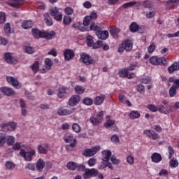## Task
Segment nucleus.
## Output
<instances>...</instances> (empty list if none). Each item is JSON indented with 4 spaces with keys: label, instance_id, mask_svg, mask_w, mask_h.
I'll return each instance as SVG.
<instances>
[{
    "label": "nucleus",
    "instance_id": "1",
    "mask_svg": "<svg viewBox=\"0 0 179 179\" xmlns=\"http://www.w3.org/2000/svg\"><path fill=\"white\" fill-rule=\"evenodd\" d=\"M62 8H57V6L52 7L50 9V15L54 17L55 20L57 22H61L62 20Z\"/></svg>",
    "mask_w": 179,
    "mask_h": 179
},
{
    "label": "nucleus",
    "instance_id": "2",
    "mask_svg": "<svg viewBox=\"0 0 179 179\" xmlns=\"http://www.w3.org/2000/svg\"><path fill=\"white\" fill-rule=\"evenodd\" d=\"M20 155L24 159L25 162H31V160H33V156H36V150L26 151L22 149L20 151Z\"/></svg>",
    "mask_w": 179,
    "mask_h": 179
},
{
    "label": "nucleus",
    "instance_id": "3",
    "mask_svg": "<svg viewBox=\"0 0 179 179\" xmlns=\"http://www.w3.org/2000/svg\"><path fill=\"white\" fill-rule=\"evenodd\" d=\"M149 62L152 65H162L164 66L167 64V60L164 57L159 58L157 56H152L149 59Z\"/></svg>",
    "mask_w": 179,
    "mask_h": 179
},
{
    "label": "nucleus",
    "instance_id": "4",
    "mask_svg": "<svg viewBox=\"0 0 179 179\" xmlns=\"http://www.w3.org/2000/svg\"><path fill=\"white\" fill-rule=\"evenodd\" d=\"M104 115V113L103 110H101L98 113L96 117H91L90 119V122L92 125H99V124H101V122L103 121V117Z\"/></svg>",
    "mask_w": 179,
    "mask_h": 179
},
{
    "label": "nucleus",
    "instance_id": "5",
    "mask_svg": "<svg viewBox=\"0 0 179 179\" xmlns=\"http://www.w3.org/2000/svg\"><path fill=\"white\" fill-rule=\"evenodd\" d=\"M76 110V108H75L66 109L64 107H60L57 110V114H58V115H60L62 117H65L66 115H71V114H73V113H75Z\"/></svg>",
    "mask_w": 179,
    "mask_h": 179
},
{
    "label": "nucleus",
    "instance_id": "6",
    "mask_svg": "<svg viewBox=\"0 0 179 179\" xmlns=\"http://www.w3.org/2000/svg\"><path fill=\"white\" fill-rule=\"evenodd\" d=\"M16 127H17L16 122H10L8 123L3 124L1 126V131H3V132L15 131V129H16Z\"/></svg>",
    "mask_w": 179,
    "mask_h": 179
},
{
    "label": "nucleus",
    "instance_id": "7",
    "mask_svg": "<svg viewBox=\"0 0 179 179\" xmlns=\"http://www.w3.org/2000/svg\"><path fill=\"white\" fill-rule=\"evenodd\" d=\"M15 138L13 136H1V145H5L7 142L8 146H12L15 143Z\"/></svg>",
    "mask_w": 179,
    "mask_h": 179
},
{
    "label": "nucleus",
    "instance_id": "8",
    "mask_svg": "<svg viewBox=\"0 0 179 179\" xmlns=\"http://www.w3.org/2000/svg\"><path fill=\"white\" fill-rule=\"evenodd\" d=\"M99 150L100 145L86 149L83 152V156H85L86 157H90V156H94V155H96V153H97V152H99Z\"/></svg>",
    "mask_w": 179,
    "mask_h": 179
},
{
    "label": "nucleus",
    "instance_id": "9",
    "mask_svg": "<svg viewBox=\"0 0 179 179\" xmlns=\"http://www.w3.org/2000/svg\"><path fill=\"white\" fill-rule=\"evenodd\" d=\"M80 61L85 64V65H92L94 64V60L90 57V55L86 53H82L80 55Z\"/></svg>",
    "mask_w": 179,
    "mask_h": 179
},
{
    "label": "nucleus",
    "instance_id": "10",
    "mask_svg": "<svg viewBox=\"0 0 179 179\" xmlns=\"http://www.w3.org/2000/svg\"><path fill=\"white\" fill-rule=\"evenodd\" d=\"M99 176V171L96 169H86L83 176L84 179L90 178V177H96Z\"/></svg>",
    "mask_w": 179,
    "mask_h": 179
},
{
    "label": "nucleus",
    "instance_id": "11",
    "mask_svg": "<svg viewBox=\"0 0 179 179\" xmlns=\"http://www.w3.org/2000/svg\"><path fill=\"white\" fill-rule=\"evenodd\" d=\"M64 140L66 143H74L78 145L76 137H75V136L71 133H66L64 136Z\"/></svg>",
    "mask_w": 179,
    "mask_h": 179
},
{
    "label": "nucleus",
    "instance_id": "12",
    "mask_svg": "<svg viewBox=\"0 0 179 179\" xmlns=\"http://www.w3.org/2000/svg\"><path fill=\"white\" fill-rule=\"evenodd\" d=\"M79 101H80V96L73 95L69 98L68 105L70 106V107H75L79 104Z\"/></svg>",
    "mask_w": 179,
    "mask_h": 179
},
{
    "label": "nucleus",
    "instance_id": "13",
    "mask_svg": "<svg viewBox=\"0 0 179 179\" xmlns=\"http://www.w3.org/2000/svg\"><path fill=\"white\" fill-rule=\"evenodd\" d=\"M97 19V13L95 11H92L90 15H87L84 18V24L89 26L90 24V20H94Z\"/></svg>",
    "mask_w": 179,
    "mask_h": 179
},
{
    "label": "nucleus",
    "instance_id": "14",
    "mask_svg": "<svg viewBox=\"0 0 179 179\" xmlns=\"http://www.w3.org/2000/svg\"><path fill=\"white\" fill-rule=\"evenodd\" d=\"M4 57L8 64H17V58L13 57L12 53L6 52L4 54Z\"/></svg>",
    "mask_w": 179,
    "mask_h": 179
},
{
    "label": "nucleus",
    "instance_id": "15",
    "mask_svg": "<svg viewBox=\"0 0 179 179\" xmlns=\"http://www.w3.org/2000/svg\"><path fill=\"white\" fill-rule=\"evenodd\" d=\"M144 135L146 136H148V138H150L152 139V141H156L159 136L157 134L155 131L150 130V129H145L143 131Z\"/></svg>",
    "mask_w": 179,
    "mask_h": 179
},
{
    "label": "nucleus",
    "instance_id": "16",
    "mask_svg": "<svg viewBox=\"0 0 179 179\" xmlns=\"http://www.w3.org/2000/svg\"><path fill=\"white\" fill-rule=\"evenodd\" d=\"M105 128H108V129H110V131H118V128L115 125V123L113 120H108L106 121V122L104 124Z\"/></svg>",
    "mask_w": 179,
    "mask_h": 179
},
{
    "label": "nucleus",
    "instance_id": "17",
    "mask_svg": "<svg viewBox=\"0 0 179 179\" xmlns=\"http://www.w3.org/2000/svg\"><path fill=\"white\" fill-rule=\"evenodd\" d=\"M113 152L110 150H104L102 151V162H110Z\"/></svg>",
    "mask_w": 179,
    "mask_h": 179
},
{
    "label": "nucleus",
    "instance_id": "18",
    "mask_svg": "<svg viewBox=\"0 0 179 179\" xmlns=\"http://www.w3.org/2000/svg\"><path fill=\"white\" fill-rule=\"evenodd\" d=\"M64 55L66 61H71L75 57V52L71 49H67L64 51Z\"/></svg>",
    "mask_w": 179,
    "mask_h": 179
},
{
    "label": "nucleus",
    "instance_id": "19",
    "mask_svg": "<svg viewBox=\"0 0 179 179\" xmlns=\"http://www.w3.org/2000/svg\"><path fill=\"white\" fill-rule=\"evenodd\" d=\"M8 83H10V85H12L16 89L20 88V84H19V81L13 77H7L6 78Z\"/></svg>",
    "mask_w": 179,
    "mask_h": 179
},
{
    "label": "nucleus",
    "instance_id": "20",
    "mask_svg": "<svg viewBox=\"0 0 179 179\" xmlns=\"http://www.w3.org/2000/svg\"><path fill=\"white\" fill-rule=\"evenodd\" d=\"M151 160L152 163H160L162 160H163V157H162V155L159 152H154L151 155Z\"/></svg>",
    "mask_w": 179,
    "mask_h": 179
},
{
    "label": "nucleus",
    "instance_id": "21",
    "mask_svg": "<svg viewBox=\"0 0 179 179\" xmlns=\"http://www.w3.org/2000/svg\"><path fill=\"white\" fill-rule=\"evenodd\" d=\"M96 36L98 38H100L101 40H107L108 38V31H96Z\"/></svg>",
    "mask_w": 179,
    "mask_h": 179
},
{
    "label": "nucleus",
    "instance_id": "22",
    "mask_svg": "<svg viewBox=\"0 0 179 179\" xmlns=\"http://www.w3.org/2000/svg\"><path fill=\"white\" fill-rule=\"evenodd\" d=\"M69 92V88L66 87H61L58 89L57 95L58 97L62 99L67 93Z\"/></svg>",
    "mask_w": 179,
    "mask_h": 179
},
{
    "label": "nucleus",
    "instance_id": "23",
    "mask_svg": "<svg viewBox=\"0 0 179 179\" xmlns=\"http://www.w3.org/2000/svg\"><path fill=\"white\" fill-rule=\"evenodd\" d=\"M48 143L46 144H40L38 145V152L42 155H45L48 152Z\"/></svg>",
    "mask_w": 179,
    "mask_h": 179
},
{
    "label": "nucleus",
    "instance_id": "24",
    "mask_svg": "<svg viewBox=\"0 0 179 179\" xmlns=\"http://www.w3.org/2000/svg\"><path fill=\"white\" fill-rule=\"evenodd\" d=\"M86 26L87 25H85L84 20L83 24L82 22H77L76 24H73L72 25V27H73L74 29H78V30H80V31H86Z\"/></svg>",
    "mask_w": 179,
    "mask_h": 179
},
{
    "label": "nucleus",
    "instance_id": "25",
    "mask_svg": "<svg viewBox=\"0 0 179 179\" xmlns=\"http://www.w3.org/2000/svg\"><path fill=\"white\" fill-rule=\"evenodd\" d=\"M55 37V31H43L42 38H46V40H51V38H54Z\"/></svg>",
    "mask_w": 179,
    "mask_h": 179
},
{
    "label": "nucleus",
    "instance_id": "26",
    "mask_svg": "<svg viewBox=\"0 0 179 179\" xmlns=\"http://www.w3.org/2000/svg\"><path fill=\"white\" fill-rule=\"evenodd\" d=\"M1 92L6 96H15V91L12 88L8 87H1Z\"/></svg>",
    "mask_w": 179,
    "mask_h": 179
},
{
    "label": "nucleus",
    "instance_id": "27",
    "mask_svg": "<svg viewBox=\"0 0 179 179\" xmlns=\"http://www.w3.org/2000/svg\"><path fill=\"white\" fill-rule=\"evenodd\" d=\"M119 101H120V103H122L123 104H127L128 107H131L132 106L131 101L127 99V97L123 94L119 95Z\"/></svg>",
    "mask_w": 179,
    "mask_h": 179
},
{
    "label": "nucleus",
    "instance_id": "28",
    "mask_svg": "<svg viewBox=\"0 0 179 179\" xmlns=\"http://www.w3.org/2000/svg\"><path fill=\"white\" fill-rule=\"evenodd\" d=\"M23 3H24V0H11L9 5L13 8H19V6L23 5Z\"/></svg>",
    "mask_w": 179,
    "mask_h": 179
},
{
    "label": "nucleus",
    "instance_id": "29",
    "mask_svg": "<svg viewBox=\"0 0 179 179\" xmlns=\"http://www.w3.org/2000/svg\"><path fill=\"white\" fill-rule=\"evenodd\" d=\"M106 167H108L110 170H114V167L113 166V164L110 162L102 161L99 165V169H106Z\"/></svg>",
    "mask_w": 179,
    "mask_h": 179
},
{
    "label": "nucleus",
    "instance_id": "30",
    "mask_svg": "<svg viewBox=\"0 0 179 179\" xmlns=\"http://www.w3.org/2000/svg\"><path fill=\"white\" fill-rule=\"evenodd\" d=\"M123 44V47L126 51H131L132 50V47L134 44L131 41L126 40L122 43Z\"/></svg>",
    "mask_w": 179,
    "mask_h": 179
},
{
    "label": "nucleus",
    "instance_id": "31",
    "mask_svg": "<svg viewBox=\"0 0 179 179\" xmlns=\"http://www.w3.org/2000/svg\"><path fill=\"white\" fill-rule=\"evenodd\" d=\"M43 31H40L38 29H32V34L35 38H43Z\"/></svg>",
    "mask_w": 179,
    "mask_h": 179
},
{
    "label": "nucleus",
    "instance_id": "32",
    "mask_svg": "<svg viewBox=\"0 0 179 179\" xmlns=\"http://www.w3.org/2000/svg\"><path fill=\"white\" fill-rule=\"evenodd\" d=\"M176 71H179V64L173 63L171 66L168 68V72L169 73H173Z\"/></svg>",
    "mask_w": 179,
    "mask_h": 179
},
{
    "label": "nucleus",
    "instance_id": "33",
    "mask_svg": "<svg viewBox=\"0 0 179 179\" xmlns=\"http://www.w3.org/2000/svg\"><path fill=\"white\" fill-rule=\"evenodd\" d=\"M74 90L76 94H83V93H85V88L83 86L77 85L74 87Z\"/></svg>",
    "mask_w": 179,
    "mask_h": 179
},
{
    "label": "nucleus",
    "instance_id": "34",
    "mask_svg": "<svg viewBox=\"0 0 179 179\" xmlns=\"http://www.w3.org/2000/svg\"><path fill=\"white\" fill-rule=\"evenodd\" d=\"M44 166H45L44 160H43V159H39L36 164V170H38V171H41V170L44 169Z\"/></svg>",
    "mask_w": 179,
    "mask_h": 179
},
{
    "label": "nucleus",
    "instance_id": "35",
    "mask_svg": "<svg viewBox=\"0 0 179 179\" xmlns=\"http://www.w3.org/2000/svg\"><path fill=\"white\" fill-rule=\"evenodd\" d=\"M104 95L96 96L94 99V104H96V106H100V104H103L104 102Z\"/></svg>",
    "mask_w": 179,
    "mask_h": 179
},
{
    "label": "nucleus",
    "instance_id": "36",
    "mask_svg": "<svg viewBox=\"0 0 179 179\" xmlns=\"http://www.w3.org/2000/svg\"><path fill=\"white\" fill-rule=\"evenodd\" d=\"M179 4V0H171L166 2V8L168 9H171V8H173V6H176V5Z\"/></svg>",
    "mask_w": 179,
    "mask_h": 179
},
{
    "label": "nucleus",
    "instance_id": "37",
    "mask_svg": "<svg viewBox=\"0 0 179 179\" xmlns=\"http://www.w3.org/2000/svg\"><path fill=\"white\" fill-rule=\"evenodd\" d=\"M33 27V22H31V20H27V21H24L22 24V27L23 29H31V27Z\"/></svg>",
    "mask_w": 179,
    "mask_h": 179
},
{
    "label": "nucleus",
    "instance_id": "38",
    "mask_svg": "<svg viewBox=\"0 0 179 179\" xmlns=\"http://www.w3.org/2000/svg\"><path fill=\"white\" fill-rule=\"evenodd\" d=\"M138 3H139V2L138 1H130L126 3H124L122 6V8L123 9H127V8H132V6H135V5H138Z\"/></svg>",
    "mask_w": 179,
    "mask_h": 179
},
{
    "label": "nucleus",
    "instance_id": "39",
    "mask_svg": "<svg viewBox=\"0 0 179 179\" xmlns=\"http://www.w3.org/2000/svg\"><path fill=\"white\" fill-rule=\"evenodd\" d=\"M110 33L113 36V38H118V33H120V29L114 27L110 29Z\"/></svg>",
    "mask_w": 179,
    "mask_h": 179
},
{
    "label": "nucleus",
    "instance_id": "40",
    "mask_svg": "<svg viewBox=\"0 0 179 179\" xmlns=\"http://www.w3.org/2000/svg\"><path fill=\"white\" fill-rule=\"evenodd\" d=\"M169 167H171V169H176V167H178V160H177V159L172 158L169 161Z\"/></svg>",
    "mask_w": 179,
    "mask_h": 179
},
{
    "label": "nucleus",
    "instance_id": "41",
    "mask_svg": "<svg viewBox=\"0 0 179 179\" xmlns=\"http://www.w3.org/2000/svg\"><path fill=\"white\" fill-rule=\"evenodd\" d=\"M169 94L170 97H176V94H177V88H176L174 85L169 89Z\"/></svg>",
    "mask_w": 179,
    "mask_h": 179
},
{
    "label": "nucleus",
    "instance_id": "42",
    "mask_svg": "<svg viewBox=\"0 0 179 179\" xmlns=\"http://www.w3.org/2000/svg\"><path fill=\"white\" fill-rule=\"evenodd\" d=\"M5 166L7 170H14L15 167H16V164L12 161H7Z\"/></svg>",
    "mask_w": 179,
    "mask_h": 179
},
{
    "label": "nucleus",
    "instance_id": "43",
    "mask_svg": "<svg viewBox=\"0 0 179 179\" xmlns=\"http://www.w3.org/2000/svg\"><path fill=\"white\" fill-rule=\"evenodd\" d=\"M31 69L34 73H37L38 70L40 69V62L38 61H36L31 66Z\"/></svg>",
    "mask_w": 179,
    "mask_h": 179
},
{
    "label": "nucleus",
    "instance_id": "44",
    "mask_svg": "<svg viewBox=\"0 0 179 179\" xmlns=\"http://www.w3.org/2000/svg\"><path fill=\"white\" fill-rule=\"evenodd\" d=\"M53 62H52V60H51V59L50 58H46L45 59V66H46V69L48 71H50L53 65Z\"/></svg>",
    "mask_w": 179,
    "mask_h": 179
},
{
    "label": "nucleus",
    "instance_id": "45",
    "mask_svg": "<svg viewBox=\"0 0 179 179\" xmlns=\"http://www.w3.org/2000/svg\"><path fill=\"white\" fill-rule=\"evenodd\" d=\"M45 23L48 26H52V20L51 19V17H50V14L45 13L43 15Z\"/></svg>",
    "mask_w": 179,
    "mask_h": 179
},
{
    "label": "nucleus",
    "instance_id": "46",
    "mask_svg": "<svg viewBox=\"0 0 179 179\" xmlns=\"http://www.w3.org/2000/svg\"><path fill=\"white\" fill-rule=\"evenodd\" d=\"M66 167L69 170L73 171L78 169V164L73 162H70L67 164Z\"/></svg>",
    "mask_w": 179,
    "mask_h": 179
},
{
    "label": "nucleus",
    "instance_id": "47",
    "mask_svg": "<svg viewBox=\"0 0 179 179\" xmlns=\"http://www.w3.org/2000/svg\"><path fill=\"white\" fill-rule=\"evenodd\" d=\"M101 25L100 24H96V22H92L90 24V30H94V31H100V28Z\"/></svg>",
    "mask_w": 179,
    "mask_h": 179
},
{
    "label": "nucleus",
    "instance_id": "48",
    "mask_svg": "<svg viewBox=\"0 0 179 179\" xmlns=\"http://www.w3.org/2000/svg\"><path fill=\"white\" fill-rule=\"evenodd\" d=\"M169 80L173 83L176 89H179V79H176V77H170Z\"/></svg>",
    "mask_w": 179,
    "mask_h": 179
},
{
    "label": "nucleus",
    "instance_id": "49",
    "mask_svg": "<svg viewBox=\"0 0 179 179\" xmlns=\"http://www.w3.org/2000/svg\"><path fill=\"white\" fill-rule=\"evenodd\" d=\"M129 117L131 120H135L141 117V113L136 110H133L129 113Z\"/></svg>",
    "mask_w": 179,
    "mask_h": 179
},
{
    "label": "nucleus",
    "instance_id": "50",
    "mask_svg": "<svg viewBox=\"0 0 179 179\" xmlns=\"http://www.w3.org/2000/svg\"><path fill=\"white\" fill-rule=\"evenodd\" d=\"M72 129L76 134H79V132H80V131H82V128H80V126L78 123L73 124Z\"/></svg>",
    "mask_w": 179,
    "mask_h": 179
},
{
    "label": "nucleus",
    "instance_id": "51",
    "mask_svg": "<svg viewBox=\"0 0 179 179\" xmlns=\"http://www.w3.org/2000/svg\"><path fill=\"white\" fill-rule=\"evenodd\" d=\"M158 111H159V113H162V114H169V113H171L170 111V109L167 110L166 107L163 105H161L158 107Z\"/></svg>",
    "mask_w": 179,
    "mask_h": 179
},
{
    "label": "nucleus",
    "instance_id": "52",
    "mask_svg": "<svg viewBox=\"0 0 179 179\" xmlns=\"http://www.w3.org/2000/svg\"><path fill=\"white\" fill-rule=\"evenodd\" d=\"M139 30V26L135 23L133 22L130 25V31H132V33H136V31H138Z\"/></svg>",
    "mask_w": 179,
    "mask_h": 179
},
{
    "label": "nucleus",
    "instance_id": "53",
    "mask_svg": "<svg viewBox=\"0 0 179 179\" xmlns=\"http://www.w3.org/2000/svg\"><path fill=\"white\" fill-rule=\"evenodd\" d=\"M4 31L7 36H9L10 33H12V31L10 29V23L8 22L4 25Z\"/></svg>",
    "mask_w": 179,
    "mask_h": 179
},
{
    "label": "nucleus",
    "instance_id": "54",
    "mask_svg": "<svg viewBox=\"0 0 179 179\" xmlns=\"http://www.w3.org/2000/svg\"><path fill=\"white\" fill-rule=\"evenodd\" d=\"M73 12H75V10L71 7H66L64 9V13L67 15V16H71V15H73Z\"/></svg>",
    "mask_w": 179,
    "mask_h": 179
},
{
    "label": "nucleus",
    "instance_id": "55",
    "mask_svg": "<svg viewBox=\"0 0 179 179\" xmlns=\"http://www.w3.org/2000/svg\"><path fill=\"white\" fill-rule=\"evenodd\" d=\"M147 108L150 111H152V113H156V111L159 110V107L156 106L155 104L148 105Z\"/></svg>",
    "mask_w": 179,
    "mask_h": 179
},
{
    "label": "nucleus",
    "instance_id": "56",
    "mask_svg": "<svg viewBox=\"0 0 179 179\" xmlns=\"http://www.w3.org/2000/svg\"><path fill=\"white\" fill-rule=\"evenodd\" d=\"M71 22H72V18L69 17V15H64L63 18V23L64 24H66L68 26V24H71Z\"/></svg>",
    "mask_w": 179,
    "mask_h": 179
},
{
    "label": "nucleus",
    "instance_id": "57",
    "mask_svg": "<svg viewBox=\"0 0 179 179\" xmlns=\"http://www.w3.org/2000/svg\"><path fill=\"white\" fill-rule=\"evenodd\" d=\"M126 162L128 163V164H130V166H133V164L135 163V159H134V156L129 155L126 158Z\"/></svg>",
    "mask_w": 179,
    "mask_h": 179
},
{
    "label": "nucleus",
    "instance_id": "58",
    "mask_svg": "<svg viewBox=\"0 0 179 179\" xmlns=\"http://www.w3.org/2000/svg\"><path fill=\"white\" fill-rule=\"evenodd\" d=\"M110 161L113 163V164H115V166H118V164H120L121 162L119 159H117V157H115V155L111 156Z\"/></svg>",
    "mask_w": 179,
    "mask_h": 179
},
{
    "label": "nucleus",
    "instance_id": "59",
    "mask_svg": "<svg viewBox=\"0 0 179 179\" xmlns=\"http://www.w3.org/2000/svg\"><path fill=\"white\" fill-rule=\"evenodd\" d=\"M177 110H179V101L176 102L175 104L169 108L171 113H174L177 111Z\"/></svg>",
    "mask_w": 179,
    "mask_h": 179
},
{
    "label": "nucleus",
    "instance_id": "60",
    "mask_svg": "<svg viewBox=\"0 0 179 179\" xmlns=\"http://www.w3.org/2000/svg\"><path fill=\"white\" fill-rule=\"evenodd\" d=\"M96 163H97V159L94 157H92L88 160V165L90 167L96 166Z\"/></svg>",
    "mask_w": 179,
    "mask_h": 179
},
{
    "label": "nucleus",
    "instance_id": "61",
    "mask_svg": "<svg viewBox=\"0 0 179 179\" xmlns=\"http://www.w3.org/2000/svg\"><path fill=\"white\" fill-rule=\"evenodd\" d=\"M24 51L27 54L31 55L34 52V48L30 45H27L25 47Z\"/></svg>",
    "mask_w": 179,
    "mask_h": 179
},
{
    "label": "nucleus",
    "instance_id": "62",
    "mask_svg": "<svg viewBox=\"0 0 179 179\" xmlns=\"http://www.w3.org/2000/svg\"><path fill=\"white\" fill-rule=\"evenodd\" d=\"M83 102V104H85V106H92V104H93V99H92L91 98L87 97L84 99Z\"/></svg>",
    "mask_w": 179,
    "mask_h": 179
},
{
    "label": "nucleus",
    "instance_id": "63",
    "mask_svg": "<svg viewBox=\"0 0 179 179\" xmlns=\"http://www.w3.org/2000/svg\"><path fill=\"white\" fill-rule=\"evenodd\" d=\"M143 5L144 8H150L153 6V2H152L151 1H149V0H147V1H143Z\"/></svg>",
    "mask_w": 179,
    "mask_h": 179
},
{
    "label": "nucleus",
    "instance_id": "64",
    "mask_svg": "<svg viewBox=\"0 0 179 179\" xmlns=\"http://www.w3.org/2000/svg\"><path fill=\"white\" fill-rule=\"evenodd\" d=\"M87 44L88 47H92V45H93V36L90 35L87 36Z\"/></svg>",
    "mask_w": 179,
    "mask_h": 179
}]
</instances>
